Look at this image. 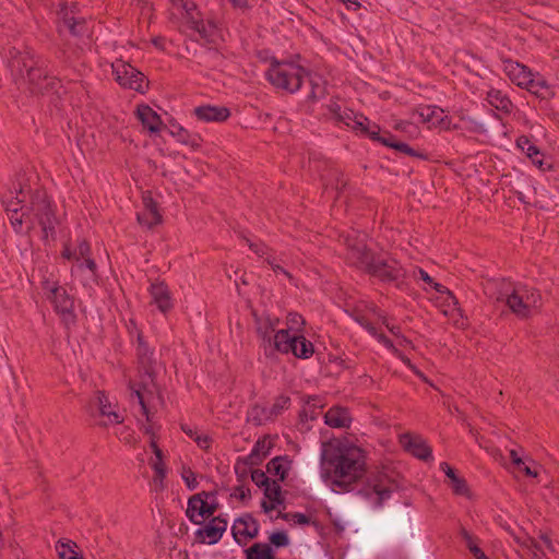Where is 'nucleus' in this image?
<instances>
[{"label":"nucleus","mask_w":559,"mask_h":559,"mask_svg":"<svg viewBox=\"0 0 559 559\" xmlns=\"http://www.w3.org/2000/svg\"><path fill=\"white\" fill-rule=\"evenodd\" d=\"M271 448L272 441L267 437L259 439L251 450V453L245 459V463L250 466L259 465L262 460L269 455Z\"/></svg>","instance_id":"32"},{"label":"nucleus","mask_w":559,"mask_h":559,"mask_svg":"<svg viewBox=\"0 0 559 559\" xmlns=\"http://www.w3.org/2000/svg\"><path fill=\"white\" fill-rule=\"evenodd\" d=\"M227 528L226 520L221 516L213 518L209 523H206L203 527H200L195 532V540L198 543L209 545L216 544L223 536L224 532Z\"/></svg>","instance_id":"17"},{"label":"nucleus","mask_w":559,"mask_h":559,"mask_svg":"<svg viewBox=\"0 0 559 559\" xmlns=\"http://www.w3.org/2000/svg\"><path fill=\"white\" fill-rule=\"evenodd\" d=\"M287 322L289 325V329H287L288 331L294 329L298 330V328L305 323L304 319L298 313H289L287 317Z\"/></svg>","instance_id":"61"},{"label":"nucleus","mask_w":559,"mask_h":559,"mask_svg":"<svg viewBox=\"0 0 559 559\" xmlns=\"http://www.w3.org/2000/svg\"><path fill=\"white\" fill-rule=\"evenodd\" d=\"M409 345V341L405 337L396 336V341H390L386 338V349H391V352L402 359V356H406L404 354V348Z\"/></svg>","instance_id":"45"},{"label":"nucleus","mask_w":559,"mask_h":559,"mask_svg":"<svg viewBox=\"0 0 559 559\" xmlns=\"http://www.w3.org/2000/svg\"><path fill=\"white\" fill-rule=\"evenodd\" d=\"M190 24V27L198 32L201 37L205 38L209 36V29L204 22L200 19V13H195L193 16H191L190 20L187 21Z\"/></svg>","instance_id":"51"},{"label":"nucleus","mask_w":559,"mask_h":559,"mask_svg":"<svg viewBox=\"0 0 559 559\" xmlns=\"http://www.w3.org/2000/svg\"><path fill=\"white\" fill-rule=\"evenodd\" d=\"M75 4L69 9L67 5H62L59 11V24L58 32L61 36L69 33L73 37H82L87 35L88 29L86 26V21L84 17H78L75 15L74 9Z\"/></svg>","instance_id":"14"},{"label":"nucleus","mask_w":559,"mask_h":559,"mask_svg":"<svg viewBox=\"0 0 559 559\" xmlns=\"http://www.w3.org/2000/svg\"><path fill=\"white\" fill-rule=\"evenodd\" d=\"M274 350L308 359L314 353V347L302 334L290 335L288 330H280L274 334Z\"/></svg>","instance_id":"8"},{"label":"nucleus","mask_w":559,"mask_h":559,"mask_svg":"<svg viewBox=\"0 0 559 559\" xmlns=\"http://www.w3.org/2000/svg\"><path fill=\"white\" fill-rule=\"evenodd\" d=\"M323 407V404L321 402V399L319 396H308L306 400V406L304 409L299 413V417L301 421L305 420H313L318 416L317 409H320Z\"/></svg>","instance_id":"38"},{"label":"nucleus","mask_w":559,"mask_h":559,"mask_svg":"<svg viewBox=\"0 0 559 559\" xmlns=\"http://www.w3.org/2000/svg\"><path fill=\"white\" fill-rule=\"evenodd\" d=\"M60 559H71L76 551L69 544L58 543L56 546Z\"/></svg>","instance_id":"58"},{"label":"nucleus","mask_w":559,"mask_h":559,"mask_svg":"<svg viewBox=\"0 0 559 559\" xmlns=\"http://www.w3.org/2000/svg\"><path fill=\"white\" fill-rule=\"evenodd\" d=\"M269 415V411L264 407L254 406L250 412L251 419L257 424L261 425L263 420H267L265 416Z\"/></svg>","instance_id":"56"},{"label":"nucleus","mask_w":559,"mask_h":559,"mask_svg":"<svg viewBox=\"0 0 559 559\" xmlns=\"http://www.w3.org/2000/svg\"><path fill=\"white\" fill-rule=\"evenodd\" d=\"M27 192L20 188L16 194L3 200L7 215L16 233H29L39 226L43 238L55 237L59 224L51 202L45 191L36 190L31 195L29 205H25Z\"/></svg>","instance_id":"1"},{"label":"nucleus","mask_w":559,"mask_h":559,"mask_svg":"<svg viewBox=\"0 0 559 559\" xmlns=\"http://www.w3.org/2000/svg\"><path fill=\"white\" fill-rule=\"evenodd\" d=\"M413 115H417L419 121L427 124L429 129L441 126L447 121V116H443V110L432 106H419L413 110Z\"/></svg>","instance_id":"25"},{"label":"nucleus","mask_w":559,"mask_h":559,"mask_svg":"<svg viewBox=\"0 0 559 559\" xmlns=\"http://www.w3.org/2000/svg\"><path fill=\"white\" fill-rule=\"evenodd\" d=\"M406 485V481L404 479H399V475L394 474L393 472L388 473L386 472V498L390 497V493L397 489H404Z\"/></svg>","instance_id":"46"},{"label":"nucleus","mask_w":559,"mask_h":559,"mask_svg":"<svg viewBox=\"0 0 559 559\" xmlns=\"http://www.w3.org/2000/svg\"><path fill=\"white\" fill-rule=\"evenodd\" d=\"M264 496L272 502L282 504L284 499L282 498V489L278 480H270L264 487Z\"/></svg>","instance_id":"41"},{"label":"nucleus","mask_w":559,"mask_h":559,"mask_svg":"<svg viewBox=\"0 0 559 559\" xmlns=\"http://www.w3.org/2000/svg\"><path fill=\"white\" fill-rule=\"evenodd\" d=\"M41 285L47 299L53 305L63 323L67 326L74 324L76 317L74 314L73 297L68 294L64 287L49 280H45Z\"/></svg>","instance_id":"7"},{"label":"nucleus","mask_w":559,"mask_h":559,"mask_svg":"<svg viewBox=\"0 0 559 559\" xmlns=\"http://www.w3.org/2000/svg\"><path fill=\"white\" fill-rule=\"evenodd\" d=\"M331 110L334 112L335 118L347 127L368 134L372 140L384 144V138L380 135V127L374 124L372 129H370L369 120L364 115L356 114L349 109H345L341 112L340 107H337V110L334 108Z\"/></svg>","instance_id":"10"},{"label":"nucleus","mask_w":559,"mask_h":559,"mask_svg":"<svg viewBox=\"0 0 559 559\" xmlns=\"http://www.w3.org/2000/svg\"><path fill=\"white\" fill-rule=\"evenodd\" d=\"M258 534L259 523L251 514H245L235 521L233 536L239 545H245L248 539L255 538Z\"/></svg>","instance_id":"18"},{"label":"nucleus","mask_w":559,"mask_h":559,"mask_svg":"<svg viewBox=\"0 0 559 559\" xmlns=\"http://www.w3.org/2000/svg\"><path fill=\"white\" fill-rule=\"evenodd\" d=\"M516 145L524 151L530 158L540 155L538 147L532 144L530 139L525 135H522L516 140Z\"/></svg>","instance_id":"47"},{"label":"nucleus","mask_w":559,"mask_h":559,"mask_svg":"<svg viewBox=\"0 0 559 559\" xmlns=\"http://www.w3.org/2000/svg\"><path fill=\"white\" fill-rule=\"evenodd\" d=\"M290 405V399L285 395H280L272 407L269 409V415L265 416L266 419H272L280 415L284 409H287Z\"/></svg>","instance_id":"43"},{"label":"nucleus","mask_w":559,"mask_h":559,"mask_svg":"<svg viewBox=\"0 0 559 559\" xmlns=\"http://www.w3.org/2000/svg\"><path fill=\"white\" fill-rule=\"evenodd\" d=\"M151 295L153 301L156 304V306L162 312L165 313L171 309L173 304L170 299V294L167 286L164 283L152 284Z\"/></svg>","instance_id":"31"},{"label":"nucleus","mask_w":559,"mask_h":559,"mask_svg":"<svg viewBox=\"0 0 559 559\" xmlns=\"http://www.w3.org/2000/svg\"><path fill=\"white\" fill-rule=\"evenodd\" d=\"M251 479L258 487H264L271 480L261 469H253L251 472Z\"/></svg>","instance_id":"57"},{"label":"nucleus","mask_w":559,"mask_h":559,"mask_svg":"<svg viewBox=\"0 0 559 559\" xmlns=\"http://www.w3.org/2000/svg\"><path fill=\"white\" fill-rule=\"evenodd\" d=\"M324 419L325 424L333 428H347L352 421L347 408L341 406L330 408L325 413Z\"/></svg>","instance_id":"29"},{"label":"nucleus","mask_w":559,"mask_h":559,"mask_svg":"<svg viewBox=\"0 0 559 559\" xmlns=\"http://www.w3.org/2000/svg\"><path fill=\"white\" fill-rule=\"evenodd\" d=\"M356 320L361 325H364L371 335L378 336L380 341L383 340V335L382 334H378L377 328L373 324H371L368 320H366L364 317L356 318Z\"/></svg>","instance_id":"62"},{"label":"nucleus","mask_w":559,"mask_h":559,"mask_svg":"<svg viewBox=\"0 0 559 559\" xmlns=\"http://www.w3.org/2000/svg\"><path fill=\"white\" fill-rule=\"evenodd\" d=\"M392 128L407 140L418 139L421 134L419 127L408 120H394Z\"/></svg>","instance_id":"36"},{"label":"nucleus","mask_w":559,"mask_h":559,"mask_svg":"<svg viewBox=\"0 0 559 559\" xmlns=\"http://www.w3.org/2000/svg\"><path fill=\"white\" fill-rule=\"evenodd\" d=\"M143 205L145 211L136 215L138 222L147 228L162 223V215L158 211L157 203L153 200L150 192L143 194Z\"/></svg>","instance_id":"21"},{"label":"nucleus","mask_w":559,"mask_h":559,"mask_svg":"<svg viewBox=\"0 0 559 559\" xmlns=\"http://www.w3.org/2000/svg\"><path fill=\"white\" fill-rule=\"evenodd\" d=\"M289 461L286 456H276L272 459L267 465L266 471L273 476L278 477V481H283L286 478L287 472L289 469Z\"/></svg>","instance_id":"33"},{"label":"nucleus","mask_w":559,"mask_h":559,"mask_svg":"<svg viewBox=\"0 0 559 559\" xmlns=\"http://www.w3.org/2000/svg\"><path fill=\"white\" fill-rule=\"evenodd\" d=\"M112 73L116 76V81L123 87L134 90L143 93L147 84L142 72L136 70L130 63L122 60H116L112 64Z\"/></svg>","instance_id":"9"},{"label":"nucleus","mask_w":559,"mask_h":559,"mask_svg":"<svg viewBox=\"0 0 559 559\" xmlns=\"http://www.w3.org/2000/svg\"><path fill=\"white\" fill-rule=\"evenodd\" d=\"M138 362L139 373H156V360L148 345L143 341L142 335L138 336Z\"/></svg>","instance_id":"22"},{"label":"nucleus","mask_w":559,"mask_h":559,"mask_svg":"<svg viewBox=\"0 0 559 559\" xmlns=\"http://www.w3.org/2000/svg\"><path fill=\"white\" fill-rule=\"evenodd\" d=\"M76 255L80 258H87L90 257V253H91V248H90V243L86 241V240H81L78 248H76Z\"/></svg>","instance_id":"63"},{"label":"nucleus","mask_w":559,"mask_h":559,"mask_svg":"<svg viewBox=\"0 0 559 559\" xmlns=\"http://www.w3.org/2000/svg\"><path fill=\"white\" fill-rule=\"evenodd\" d=\"M416 516L409 511H394L391 516V530L394 536L409 535L416 531Z\"/></svg>","instance_id":"20"},{"label":"nucleus","mask_w":559,"mask_h":559,"mask_svg":"<svg viewBox=\"0 0 559 559\" xmlns=\"http://www.w3.org/2000/svg\"><path fill=\"white\" fill-rule=\"evenodd\" d=\"M365 496L371 500L373 506L379 507L384 499V487L381 484L368 486L365 489Z\"/></svg>","instance_id":"42"},{"label":"nucleus","mask_w":559,"mask_h":559,"mask_svg":"<svg viewBox=\"0 0 559 559\" xmlns=\"http://www.w3.org/2000/svg\"><path fill=\"white\" fill-rule=\"evenodd\" d=\"M344 245L347 249L346 260L360 269L366 270L370 274H377L379 269L373 263V257L367 249L366 235L352 231L344 237Z\"/></svg>","instance_id":"6"},{"label":"nucleus","mask_w":559,"mask_h":559,"mask_svg":"<svg viewBox=\"0 0 559 559\" xmlns=\"http://www.w3.org/2000/svg\"><path fill=\"white\" fill-rule=\"evenodd\" d=\"M392 283L400 292H407L406 272L395 259L386 258V284Z\"/></svg>","instance_id":"23"},{"label":"nucleus","mask_w":559,"mask_h":559,"mask_svg":"<svg viewBox=\"0 0 559 559\" xmlns=\"http://www.w3.org/2000/svg\"><path fill=\"white\" fill-rule=\"evenodd\" d=\"M400 444L406 452L421 461H427L432 456L431 448L419 435L412 432L402 433L400 436Z\"/></svg>","instance_id":"15"},{"label":"nucleus","mask_w":559,"mask_h":559,"mask_svg":"<svg viewBox=\"0 0 559 559\" xmlns=\"http://www.w3.org/2000/svg\"><path fill=\"white\" fill-rule=\"evenodd\" d=\"M277 518H281L285 521H294L295 523L300 524V525H306L311 522V519L308 515H306L304 513H299V512H296V513L280 512Z\"/></svg>","instance_id":"53"},{"label":"nucleus","mask_w":559,"mask_h":559,"mask_svg":"<svg viewBox=\"0 0 559 559\" xmlns=\"http://www.w3.org/2000/svg\"><path fill=\"white\" fill-rule=\"evenodd\" d=\"M440 468L444 472L447 477L450 479V486L453 492L457 496H469V489L467 483L464 478L460 477L455 469L448 464L447 462H442L440 464Z\"/></svg>","instance_id":"30"},{"label":"nucleus","mask_w":559,"mask_h":559,"mask_svg":"<svg viewBox=\"0 0 559 559\" xmlns=\"http://www.w3.org/2000/svg\"><path fill=\"white\" fill-rule=\"evenodd\" d=\"M94 406L96 409L92 412V416L99 418V426L108 427L123 423V417L116 411L117 405L109 400L105 391H96Z\"/></svg>","instance_id":"12"},{"label":"nucleus","mask_w":559,"mask_h":559,"mask_svg":"<svg viewBox=\"0 0 559 559\" xmlns=\"http://www.w3.org/2000/svg\"><path fill=\"white\" fill-rule=\"evenodd\" d=\"M171 3L174 8L186 13L187 21L198 13L195 4L191 0H171Z\"/></svg>","instance_id":"48"},{"label":"nucleus","mask_w":559,"mask_h":559,"mask_svg":"<svg viewBox=\"0 0 559 559\" xmlns=\"http://www.w3.org/2000/svg\"><path fill=\"white\" fill-rule=\"evenodd\" d=\"M462 538L465 542L466 547L469 549V551L473 554V556L476 558L479 555H483V550L477 546L475 538L469 534L465 528L461 530Z\"/></svg>","instance_id":"52"},{"label":"nucleus","mask_w":559,"mask_h":559,"mask_svg":"<svg viewBox=\"0 0 559 559\" xmlns=\"http://www.w3.org/2000/svg\"><path fill=\"white\" fill-rule=\"evenodd\" d=\"M246 559H275L270 544L255 543L245 550Z\"/></svg>","instance_id":"34"},{"label":"nucleus","mask_w":559,"mask_h":559,"mask_svg":"<svg viewBox=\"0 0 559 559\" xmlns=\"http://www.w3.org/2000/svg\"><path fill=\"white\" fill-rule=\"evenodd\" d=\"M418 274H419L420 280H423L425 283L430 285L437 293L448 294V295H450L451 298L454 299V296L452 295V293L445 286L435 282L432 280V277H430L426 271H424L423 269H419Z\"/></svg>","instance_id":"49"},{"label":"nucleus","mask_w":559,"mask_h":559,"mask_svg":"<svg viewBox=\"0 0 559 559\" xmlns=\"http://www.w3.org/2000/svg\"><path fill=\"white\" fill-rule=\"evenodd\" d=\"M170 133L178 139L179 142L183 144H190L192 146H199L200 138L197 135H191L186 129L182 127H178L177 130H171Z\"/></svg>","instance_id":"44"},{"label":"nucleus","mask_w":559,"mask_h":559,"mask_svg":"<svg viewBox=\"0 0 559 559\" xmlns=\"http://www.w3.org/2000/svg\"><path fill=\"white\" fill-rule=\"evenodd\" d=\"M309 83L311 86V92L309 94V98H311L312 100H316V99L323 97L325 88L321 83V78H319V76L310 78Z\"/></svg>","instance_id":"50"},{"label":"nucleus","mask_w":559,"mask_h":559,"mask_svg":"<svg viewBox=\"0 0 559 559\" xmlns=\"http://www.w3.org/2000/svg\"><path fill=\"white\" fill-rule=\"evenodd\" d=\"M194 115L205 122H223L229 118L230 111L224 106L206 105L194 108Z\"/></svg>","instance_id":"24"},{"label":"nucleus","mask_w":559,"mask_h":559,"mask_svg":"<svg viewBox=\"0 0 559 559\" xmlns=\"http://www.w3.org/2000/svg\"><path fill=\"white\" fill-rule=\"evenodd\" d=\"M523 295L525 307L528 308L530 312L540 307V294L534 288H519Z\"/></svg>","instance_id":"40"},{"label":"nucleus","mask_w":559,"mask_h":559,"mask_svg":"<svg viewBox=\"0 0 559 559\" xmlns=\"http://www.w3.org/2000/svg\"><path fill=\"white\" fill-rule=\"evenodd\" d=\"M321 180L323 181L325 189L330 183H332L337 193H340V191L347 185L344 174L336 168H332L325 175H322Z\"/></svg>","instance_id":"37"},{"label":"nucleus","mask_w":559,"mask_h":559,"mask_svg":"<svg viewBox=\"0 0 559 559\" xmlns=\"http://www.w3.org/2000/svg\"><path fill=\"white\" fill-rule=\"evenodd\" d=\"M526 90L542 99H548L554 95V92L547 82L544 79L535 80L534 75L532 76V82H530Z\"/></svg>","instance_id":"39"},{"label":"nucleus","mask_w":559,"mask_h":559,"mask_svg":"<svg viewBox=\"0 0 559 559\" xmlns=\"http://www.w3.org/2000/svg\"><path fill=\"white\" fill-rule=\"evenodd\" d=\"M488 103L496 109L509 114L512 110V102L498 90H490L487 93Z\"/></svg>","instance_id":"35"},{"label":"nucleus","mask_w":559,"mask_h":559,"mask_svg":"<svg viewBox=\"0 0 559 559\" xmlns=\"http://www.w3.org/2000/svg\"><path fill=\"white\" fill-rule=\"evenodd\" d=\"M252 314L254 317L258 335L262 338L265 345L267 344L274 350V332L280 320L277 318H271V316L266 313L259 316L253 311Z\"/></svg>","instance_id":"19"},{"label":"nucleus","mask_w":559,"mask_h":559,"mask_svg":"<svg viewBox=\"0 0 559 559\" xmlns=\"http://www.w3.org/2000/svg\"><path fill=\"white\" fill-rule=\"evenodd\" d=\"M213 496L214 492L202 491L189 498L186 515L192 523L202 524L205 519L213 516L217 504L207 502V499Z\"/></svg>","instance_id":"11"},{"label":"nucleus","mask_w":559,"mask_h":559,"mask_svg":"<svg viewBox=\"0 0 559 559\" xmlns=\"http://www.w3.org/2000/svg\"><path fill=\"white\" fill-rule=\"evenodd\" d=\"M324 478H331V486L335 492L352 490L365 472V456L360 449H346L338 454L323 461Z\"/></svg>","instance_id":"3"},{"label":"nucleus","mask_w":559,"mask_h":559,"mask_svg":"<svg viewBox=\"0 0 559 559\" xmlns=\"http://www.w3.org/2000/svg\"><path fill=\"white\" fill-rule=\"evenodd\" d=\"M182 478L190 490H193L198 487L195 474L191 469H185Z\"/></svg>","instance_id":"60"},{"label":"nucleus","mask_w":559,"mask_h":559,"mask_svg":"<svg viewBox=\"0 0 559 559\" xmlns=\"http://www.w3.org/2000/svg\"><path fill=\"white\" fill-rule=\"evenodd\" d=\"M269 81L277 88L297 92L307 76L302 67L293 62H273L266 72Z\"/></svg>","instance_id":"5"},{"label":"nucleus","mask_w":559,"mask_h":559,"mask_svg":"<svg viewBox=\"0 0 559 559\" xmlns=\"http://www.w3.org/2000/svg\"><path fill=\"white\" fill-rule=\"evenodd\" d=\"M129 389L132 391V394L135 395L139 400V404L141 405L143 415L146 416L147 421L150 420V412H148V400L157 390L156 385V373H139V381H129Z\"/></svg>","instance_id":"13"},{"label":"nucleus","mask_w":559,"mask_h":559,"mask_svg":"<svg viewBox=\"0 0 559 559\" xmlns=\"http://www.w3.org/2000/svg\"><path fill=\"white\" fill-rule=\"evenodd\" d=\"M9 64L14 75L31 84L41 78V67L45 66V60L28 48L23 50L13 48L10 51Z\"/></svg>","instance_id":"4"},{"label":"nucleus","mask_w":559,"mask_h":559,"mask_svg":"<svg viewBox=\"0 0 559 559\" xmlns=\"http://www.w3.org/2000/svg\"><path fill=\"white\" fill-rule=\"evenodd\" d=\"M504 70L512 82L518 86L526 88L532 82L533 73L531 70L518 62L508 61L506 62Z\"/></svg>","instance_id":"27"},{"label":"nucleus","mask_w":559,"mask_h":559,"mask_svg":"<svg viewBox=\"0 0 559 559\" xmlns=\"http://www.w3.org/2000/svg\"><path fill=\"white\" fill-rule=\"evenodd\" d=\"M82 49L76 45H72L70 41H66L59 49L57 59L59 61L60 70L59 75H51L41 67V78L36 82H31L29 88L33 93L37 94H57L61 96V90L63 87L62 81L75 82L81 76V67L83 63L80 61Z\"/></svg>","instance_id":"2"},{"label":"nucleus","mask_w":559,"mask_h":559,"mask_svg":"<svg viewBox=\"0 0 559 559\" xmlns=\"http://www.w3.org/2000/svg\"><path fill=\"white\" fill-rule=\"evenodd\" d=\"M516 542L521 546L528 548L535 556H537L538 552H543L540 546L534 538L527 537L524 540H520L519 538H516Z\"/></svg>","instance_id":"59"},{"label":"nucleus","mask_w":559,"mask_h":559,"mask_svg":"<svg viewBox=\"0 0 559 559\" xmlns=\"http://www.w3.org/2000/svg\"><path fill=\"white\" fill-rule=\"evenodd\" d=\"M152 467L155 471L154 483L159 485L160 488L164 487L163 480L166 475L165 464L163 462H155L152 464Z\"/></svg>","instance_id":"55"},{"label":"nucleus","mask_w":559,"mask_h":559,"mask_svg":"<svg viewBox=\"0 0 559 559\" xmlns=\"http://www.w3.org/2000/svg\"><path fill=\"white\" fill-rule=\"evenodd\" d=\"M386 147L393 148L397 153L406 156L428 160L429 155L411 146L406 141L399 139L396 135L386 132Z\"/></svg>","instance_id":"26"},{"label":"nucleus","mask_w":559,"mask_h":559,"mask_svg":"<svg viewBox=\"0 0 559 559\" xmlns=\"http://www.w3.org/2000/svg\"><path fill=\"white\" fill-rule=\"evenodd\" d=\"M511 284L502 280L500 282L501 292L497 297V300H506L510 310L520 318H527L531 312L528 308L525 307L523 295L519 290V288L509 289L508 287Z\"/></svg>","instance_id":"16"},{"label":"nucleus","mask_w":559,"mask_h":559,"mask_svg":"<svg viewBox=\"0 0 559 559\" xmlns=\"http://www.w3.org/2000/svg\"><path fill=\"white\" fill-rule=\"evenodd\" d=\"M194 441L201 449L209 450L212 443V438L209 435H198L195 436Z\"/></svg>","instance_id":"64"},{"label":"nucleus","mask_w":559,"mask_h":559,"mask_svg":"<svg viewBox=\"0 0 559 559\" xmlns=\"http://www.w3.org/2000/svg\"><path fill=\"white\" fill-rule=\"evenodd\" d=\"M136 116L143 128L151 133L158 132L163 126L160 117L147 105H139L136 108Z\"/></svg>","instance_id":"28"},{"label":"nucleus","mask_w":559,"mask_h":559,"mask_svg":"<svg viewBox=\"0 0 559 559\" xmlns=\"http://www.w3.org/2000/svg\"><path fill=\"white\" fill-rule=\"evenodd\" d=\"M270 543L275 547H286L289 544V538L284 531H280L270 535Z\"/></svg>","instance_id":"54"}]
</instances>
